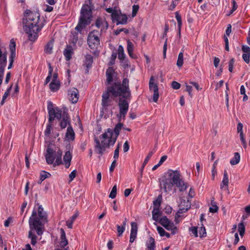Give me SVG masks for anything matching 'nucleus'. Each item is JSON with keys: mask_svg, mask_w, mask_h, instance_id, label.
<instances>
[{"mask_svg": "<svg viewBox=\"0 0 250 250\" xmlns=\"http://www.w3.org/2000/svg\"><path fill=\"white\" fill-rule=\"evenodd\" d=\"M118 59L121 61L125 58L124 48L122 45H119L118 49Z\"/></svg>", "mask_w": 250, "mask_h": 250, "instance_id": "obj_35", "label": "nucleus"}, {"mask_svg": "<svg viewBox=\"0 0 250 250\" xmlns=\"http://www.w3.org/2000/svg\"><path fill=\"white\" fill-rule=\"evenodd\" d=\"M175 18L177 21L179 31V32H180L182 22L181 16L179 14V12L177 11L175 12Z\"/></svg>", "mask_w": 250, "mask_h": 250, "instance_id": "obj_40", "label": "nucleus"}, {"mask_svg": "<svg viewBox=\"0 0 250 250\" xmlns=\"http://www.w3.org/2000/svg\"><path fill=\"white\" fill-rule=\"evenodd\" d=\"M47 109L49 116V122L52 123L55 118L59 120L62 118L63 112L62 109L58 107L53 108L51 102H48Z\"/></svg>", "mask_w": 250, "mask_h": 250, "instance_id": "obj_8", "label": "nucleus"}, {"mask_svg": "<svg viewBox=\"0 0 250 250\" xmlns=\"http://www.w3.org/2000/svg\"><path fill=\"white\" fill-rule=\"evenodd\" d=\"M63 159L65 167L66 168H69L72 159V155L69 151H67L65 152Z\"/></svg>", "mask_w": 250, "mask_h": 250, "instance_id": "obj_20", "label": "nucleus"}, {"mask_svg": "<svg viewBox=\"0 0 250 250\" xmlns=\"http://www.w3.org/2000/svg\"><path fill=\"white\" fill-rule=\"evenodd\" d=\"M121 65L124 67V68H127L129 65V62L127 60L125 59H122L120 61Z\"/></svg>", "mask_w": 250, "mask_h": 250, "instance_id": "obj_56", "label": "nucleus"}, {"mask_svg": "<svg viewBox=\"0 0 250 250\" xmlns=\"http://www.w3.org/2000/svg\"><path fill=\"white\" fill-rule=\"evenodd\" d=\"M186 90L188 92L189 95L192 97V94L191 93V91L192 90V87L191 85H189L186 84Z\"/></svg>", "mask_w": 250, "mask_h": 250, "instance_id": "obj_62", "label": "nucleus"}, {"mask_svg": "<svg viewBox=\"0 0 250 250\" xmlns=\"http://www.w3.org/2000/svg\"><path fill=\"white\" fill-rule=\"evenodd\" d=\"M96 26L100 29L101 32H105L108 28V23L105 19H103L101 18H98L97 19L95 22Z\"/></svg>", "mask_w": 250, "mask_h": 250, "instance_id": "obj_14", "label": "nucleus"}, {"mask_svg": "<svg viewBox=\"0 0 250 250\" xmlns=\"http://www.w3.org/2000/svg\"><path fill=\"white\" fill-rule=\"evenodd\" d=\"M73 54V48L70 45H67L66 48L63 51V55L66 61H69L72 58V55Z\"/></svg>", "mask_w": 250, "mask_h": 250, "instance_id": "obj_21", "label": "nucleus"}, {"mask_svg": "<svg viewBox=\"0 0 250 250\" xmlns=\"http://www.w3.org/2000/svg\"><path fill=\"white\" fill-rule=\"evenodd\" d=\"M191 206V203L187 200L181 199L180 203L179 204V210L176 214L178 217H179L178 214L183 213L186 212Z\"/></svg>", "mask_w": 250, "mask_h": 250, "instance_id": "obj_12", "label": "nucleus"}, {"mask_svg": "<svg viewBox=\"0 0 250 250\" xmlns=\"http://www.w3.org/2000/svg\"><path fill=\"white\" fill-rule=\"evenodd\" d=\"M120 148V144H119L114 152L113 158H114V160H117L119 158Z\"/></svg>", "mask_w": 250, "mask_h": 250, "instance_id": "obj_46", "label": "nucleus"}, {"mask_svg": "<svg viewBox=\"0 0 250 250\" xmlns=\"http://www.w3.org/2000/svg\"><path fill=\"white\" fill-rule=\"evenodd\" d=\"M68 95L69 100L72 103H76L79 99V94L78 90L74 87H72L68 90Z\"/></svg>", "mask_w": 250, "mask_h": 250, "instance_id": "obj_15", "label": "nucleus"}, {"mask_svg": "<svg viewBox=\"0 0 250 250\" xmlns=\"http://www.w3.org/2000/svg\"><path fill=\"white\" fill-rule=\"evenodd\" d=\"M51 123L47 125L46 128L44 131V134L46 136H49L51 134Z\"/></svg>", "mask_w": 250, "mask_h": 250, "instance_id": "obj_48", "label": "nucleus"}, {"mask_svg": "<svg viewBox=\"0 0 250 250\" xmlns=\"http://www.w3.org/2000/svg\"><path fill=\"white\" fill-rule=\"evenodd\" d=\"M153 153L154 152L153 151H150L148 153L147 156L146 157V158H145V160L144 161V163L143 164V166H142V168H141V175L142 174L143 170V169H144V167L146 165V164L148 163V162L150 158L152 156Z\"/></svg>", "mask_w": 250, "mask_h": 250, "instance_id": "obj_38", "label": "nucleus"}, {"mask_svg": "<svg viewBox=\"0 0 250 250\" xmlns=\"http://www.w3.org/2000/svg\"><path fill=\"white\" fill-rule=\"evenodd\" d=\"M48 65H49V72H48V75L45 79V84L50 82L51 78L52 77V72H53V68L51 66L50 63H49Z\"/></svg>", "mask_w": 250, "mask_h": 250, "instance_id": "obj_42", "label": "nucleus"}, {"mask_svg": "<svg viewBox=\"0 0 250 250\" xmlns=\"http://www.w3.org/2000/svg\"><path fill=\"white\" fill-rule=\"evenodd\" d=\"M157 230L161 236L163 237L165 236V233L166 231L163 228L158 226L157 227Z\"/></svg>", "mask_w": 250, "mask_h": 250, "instance_id": "obj_57", "label": "nucleus"}, {"mask_svg": "<svg viewBox=\"0 0 250 250\" xmlns=\"http://www.w3.org/2000/svg\"><path fill=\"white\" fill-rule=\"evenodd\" d=\"M70 118L67 112L64 110L62 114V118L60 122V126L62 128H65L67 125H69Z\"/></svg>", "mask_w": 250, "mask_h": 250, "instance_id": "obj_18", "label": "nucleus"}, {"mask_svg": "<svg viewBox=\"0 0 250 250\" xmlns=\"http://www.w3.org/2000/svg\"><path fill=\"white\" fill-rule=\"evenodd\" d=\"M78 214L76 213L66 221V226L68 228L71 229L72 228L73 222L78 217Z\"/></svg>", "mask_w": 250, "mask_h": 250, "instance_id": "obj_32", "label": "nucleus"}, {"mask_svg": "<svg viewBox=\"0 0 250 250\" xmlns=\"http://www.w3.org/2000/svg\"><path fill=\"white\" fill-rule=\"evenodd\" d=\"M62 151L58 149L57 151L48 147L45 155L46 163L48 165L53 164L54 166H59L62 164Z\"/></svg>", "mask_w": 250, "mask_h": 250, "instance_id": "obj_7", "label": "nucleus"}, {"mask_svg": "<svg viewBox=\"0 0 250 250\" xmlns=\"http://www.w3.org/2000/svg\"><path fill=\"white\" fill-rule=\"evenodd\" d=\"M242 58L244 61L247 63H249L250 62V53H246V54H243L242 55Z\"/></svg>", "mask_w": 250, "mask_h": 250, "instance_id": "obj_53", "label": "nucleus"}, {"mask_svg": "<svg viewBox=\"0 0 250 250\" xmlns=\"http://www.w3.org/2000/svg\"><path fill=\"white\" fill-rule=\"evenodd\" d=\"M117 194V187L116 185L114 186L112 188V190L110 193L109 197L111 199H114Z\"/></svg>", "mask_w": 250, "mask_h": 250, "instance_id": "obj_44", "label": "nucleus"}, {"mask_svg": "<svg viewBox=\"0 0 250 250\" xmlns=\"http://www.w3.org/2000/svg\"><path fill=\"white\" fill-rule=\"evenodd\" d=\"M155 240L152 237L149 238V243L147 244V247L148 250H154Z\"/></svg>", "mask_w": 250, "mask_h": 250, "instance_id": "obj_36", "label": "nucleus"}, {"mask_svg": "<svg viewBox=\"0 0 250 250\" xmlns=\"http://www.w3.org/2000/svg\"><path fill=\"white\" fill-rule=\"evenodd\" d=\"M199 234L200 237H203L206 236V229L204 227H201L199 230Z\"/></svg>", "mask_w": 250, "mask_h": 250, "instance_id": "obj_54", "label": "nucleus"}, {"mask_svg": "<svg viewBox=\"0 0 250 250\" xmlns=\"http://www.w3.org/2000/svg\"><path fill=\"white\" fill-rule=\"evenodd\" d=\"M47 222V215L44 211L43 208L41 205L38 207V213L34 209L32 211L31 216L29 219V224L30 230L29 231L28 237L31 239V244L35 245L37 243V236L33 232V230H36L39 235L43 233V229L44 224Z\"/></svg>", "mask_w": 250, "mask_h": 250, "instance_id": "obj_2", "label": "nucleus"}, {"mask_svg": "<svg viewBox=\"0 0 250 250\" xmlns=\"http://www.w3.org/2000/svg\"><path fill=\"white\" fill-rule=\"evenodd\" d=\"M160 188L165 192L172 189L174 185L178 187L181 191L186 190L187 184L182 179L180 172L178 170L169 169L159 179Z\"/></svg>", "mask_w": 250, "mask_h": 250, "instance_id": "obj_4", "label": "nucleus"}, {"mask_svg": "<svg viewBox=\"0 0 250 250\" xmlns=\"http://www.w3.org/2000/svg\"><path fill=\"white\" fill-rule=\"evenodd\" d=\"M234 62V59L232 58L229 62V70L230 72H232Z\"/></svg>", "mask_w": 250, "mask_h": 250, "instance_id": "obj_49", "label": "nucleus"}, {"mask_svg": "<svg viewBox=\"0 0 250 250\" xmlns=\"http://www.w3.org/2000/svg\"><path fill=\"white\" fill-rule=\"evenodd\" d=\"M189 231L194 235L195 237H198L197 227H192L189 229Z\"/></svg>", "mask_w": 250, "mask_h": 250, "instance_id": "obj_50", "label": "nucleus"}, {"mask_svg": "<svg viewBox=\"0 0 250 250\" xmlns=\"http://www.w3.org/2000/svg\"><path fill=\"white\" fill-rule=\"evenodd\" d=\"M107 88L114 97L123 98L129 100L131 99V94L129 86V80L127 78L123 80L122 83L115 82Z\"/></svg>", "mask_w": 250, "mask_h": 250, "instance_id": "obj_5", "label": "nucleus"}, {"mask_svg": "<svg viewBox=\"0 0 250 250\" xmlns=\"http://www.w3.org/2000/svg\"><path fill=\"white\" fill-rule=\"evenodd\" d=\"M161 216L160 209L153 208L152 211V218L153 220L157 221L159 217Z\"/></svg>", "mask_w": 250, "mask_h": 250, "instance_id": "obj_37", "label": "nucleus"}, {"mask_svg": "<svg viewBox=\"0 0 250 250\" xmlns=\"http://www.w3.org/2000/svg\"><path fill=\"white\" fill-rule=\"evenodd\" d=\"M162 201V195H159L156 200H155L153 202V208H157L160 209V207L161 204V202Z\"/></svg>", "mask_w": 250, "mask_h": 250, "instance_id": "obj_31", "label": "nucleus"}, {"mask_svg": "<svg viewBox=\"0 0 250 250\" xmlns=\"http://www.w3.org/2000/svg\"><path fill=\"white\" fill-rule=\"evenodd\" d=\"M172 87L174 89H179L180 88L181 84L176 81H173L171 83Z\"/></svg>", "mask_w": 250, "mask_h": 250, "instance_id": "obj_59", "label": "nucleus"}, {"mask_svg": "<svg viewBox=\"0 0 250 250\" xmlns=\"http://www.w3.org/2000/svg\"><path fill=\"white\" fill-rule=\"evenodd\" d=\"M159 222L163 227H165L170 223L171 221L167 218V216H163L160 219Z\"/></svg>", "mask_w": 250, "mask_h": 250, "instance_id": "obj_41", "label": "nucleus"}, {"mask_svg": "<svg viewBox=\"0 0 250 250\" xmlns=\"http://www.w3.org/2000/svg\"><path fill=\"white\" fill-rule=\"evenodd\" d=\"M240 160V155L238 152L234 153V157L230 161V164L233 166L238 164Z\"/></svg>", "mask_w": 250, "mask_h": 250, "instance_id": "obj_30", "label": "nucleus"}, {"mask_svg": "<svg viewBox=\"0 0 250 250\" xmlns=\"http://www.w3.org/2000/svg\"><path fill=\"white\" fill-rule=\"evenodd\" d=\"M49 88L51 91L53 92H56L58 91L60 88V82L52 81L49 84Z\"/></svg>", "mask_w": 250, "mask_h": 250, "instance_id": "obj_26", "label": "nucleus"}, {"mask_svg": "<svg viewBox=\"0 0 250 250\" xmlns=\"http://www.w3.org/2000/svg\"><path fill=\"white\" fill-rule=\"evenodd\" d=\"M238 231L241 237H243L245 232V227L243 222H241L238 224Z\"/></svg>", "mask_w": 250, "mask_h": 250, "instance_id": "obj_39", "label": "nucleus"}, {"mask_svg": "<svg viewBox=\"0 0 250 250\" xmlns=\"http://www.w3.org/2000/svg\"><path fill=\"white\" fill-rule=\"evenodd\" d=\"M9 48L10 51V56L9 57V61H14L16 57V42L13 39L11 40L9 44Z\"/></svg>", "mask_w": 250, "mask_h": 250, "instance_id": "obj_19", "label": "nucleus"}, {"mask_svg": "<svg viewBox=\"0 0 250 250\" xmlns=\"http://www.w3.org/2000/svg\"><path fill=\"white\" fill-rule=\"evenodd\" d=\"M109 93L110 92L107 88V90L104 92L102 95V105L104 109L111 105L112 101L110 99Z\"/></svg>", "mask_w": 250, "mask_h": 250, "instance_id": "obj_16", "label": "nucleus"}, {"mask_svg": "<svg viewBox=\"0 0 250 250\" xmlns=\"http://www.w3.org/2000/svg\"><path fill=\"white\" fill-rule=\"evenodd\" d=\"M85 62L84 65L87 68V72L88 71V69L90 68L92 65L93 60V57L92 55L90 54H87L85 57Z\"/></svg>", "mask_w": 250, "mask_h": 250, "instance_id": "obj_23", "label": "nucleus"}, {"mask_svg": "<svg viewBox=\"0 0 250 250\" xmlns=\"http://www.w3.org/2000/svg\"><path fill=\"white\" fill-rule=\"evenodd\" d=\"M51 176V174L45 171H42L40 174V180L41 182L44 180L46 178H48Z\"/></svg>", "mask_w": 250, "mask_h": 250, "instance_id": "obj_43", "label": "nucleus"}, {"mask_svg": "<svg viewBox=\"0 0 250 250\" xmlns=\"http://www.w3.org/2000/svg\"><path fill=\"white\" fill-rule=\"evenodd\" d=\"M149 87L150 90L153 91V102L155 103L157 102L159 97L158 87L157 84L154 83V79L153 76H152L150 79Z\"/></svg>", "mask_w": 250, "mask_h": 250, "instance_id": "obj_11", "label": "nucleus"}, {"mask_svg": "<svg viewBox=\"0 0 250 250\" xmlns=\"http://www.w3.org/2000/svg\"><path fill=\"white\" fill-rule=\"evenodd\" d=\"M124 31L125 34H128L129 31L128 30L125 28H121V29H117L115 31V34L117 35H119L121 32H123Z\"/></svg>", "mask_w": 250, "mask_h": 250, "instance_id": "obj_58", "label": "nucleus"}, {"mask_svg": "<svg viewBox=\"0 0 250 250\" xmlns=\"http://www.w3.org/2000/svg\"><path fill=\"white\" fill-rule=\"evenodd\" d=\"M76 173H77V171L76 170H73L70 173V174L69 175V180L68 181L69 183H70L71 181H72L73 180L74 178L76 177Z\"/></svg>", "mask_w": 250, "mask_h": 250, "instance_id": "obj_52", "label": "nucleus"}, {"mask_svg": "<svg viewBox=\"0 0 250 250\" xmlns=\"http://www.w3.org/2000/svg\"><path fill=\"white\" fill-rule=\"evenodd\" d=\"M129 99L120 98L118 102L119 107V113L121 116L125 117L129 108V102L127 101Z\"/></svg>", "mask_w": 250, "mask_h": 250, "instance_id": "obj_10", "label": "nucleus"}, {"mask_svg": "<svg viewBox=\"0 0 250 250\" xmlns=\"http://www.w3.org/2000/svg\"><path fill=\"white\" fill-rule=\"evenodd\" d=\"M131 225V229L130 235L129 242L130 243H133L136 238L138 227L137 224L135 222H132Z\"/></svg>", "mask_w": 250, "mask_h": 250, "instance_id": "obj_17", "label": "nucleus"}, {"mask_svg": "<svg viewBox=\"0 0 250 250\" xmlns=\"http://www.w3.org/2000/svg\"><path fill=\"white\" fill-rule=\"evenodd\" d=\"M114 70L112 67H109L106 72V81L108 84H110L113 81V75Z\"/></svg>", "mask_w": 250, "mask_h": 250, "instance_id": "obj_25", "label": "nucleus"}, {"mask_svg": "<svg viewBox=\"0 0 250 250\" xmlns=\"http://www.w3.org/2000/svg\"><path fill=\"white\" fill-rule=\"evenodd\" d=\"M99 32L93 30L89 33L87 38V43L91 49L97 48L100 44V39L98 37Z\"/></svg>", "mask_w": 250, "mask_h": 250, "instance_id": "obj_9", "label": "nucleus"}, {"mask_svg": "<svg viewBox=\"0 0 250 250\" xmlns=\"http://www.w3.org/2000/svg\"><path fill=\"white\" fill-rule=\"evenodd\" d=\"M123 125L122 123H119L115 125L113 130L111 128H107L99 137L95 136L94 138L95 152L102 156L106 148H109L110 146H113L117 140Z\"/></svg>", "mask_w": 250, "mask_h": 250, "instance_id": "obj_1", "label": "nucleus"}, {"mask_svg": "<svg viewBox=\"0 0 250 250\" xmlns=\"http://www.w3.org/2000/svg\"><path fill=\"white\" fill-rule=\"evenodd\" d=\"M129 148V144L128 142L126 141L124 144V152H126L128 151Z\"/></svg>", "mask_w": 250, "mask_h": 250, "instance_id": "obj_63", "label": "nucleus"}, {"mask_svg": "<svg viewBox=\"0 0 250 250\" xmlns=\"http://www.w3.org/2000/svg\"><path fill=\"white\" fill-rule=\"evenodd\" d=\"M117 231L118 233V236H120L122 235L123 232H124L125 229L122 226H120L119 225H117Z\"/></svg>", "mask_w": 250, "mask_h": 250, "instance_id": "obj_55", "label": "nucleus"}, {"mask_svg": "<svg viewBox=\"0 0 250 250\" xmlns=\"http://www.w3.org/2000/svg\"><path fill=\"white\" fill-rule=\"evenodd\" d=\"M243 125L242 123H239L237 124V132L238 133H239L240 134H243Z\"/></svg>", "mask_w": 250, "mask_h": 250, "instance_id": "obj_60", "label": "nucleus"}, {"mask_svg": "<svg viewBox=\"0 0 250 250\" xmlns=\"http://www.w3.org/2000/svg\"><path fill=\"white\" fill-rule=\"evenodd\" d=\"M66 138L68 140H74L75 138V133L72 127L71 126H68L67 128L66 133Z\"/></svg>", "mask_w": 250, "mask_h": 250, "instance_id": "obj_24", "label": "nucleus"}, {"mask_svg": "<svg viewBox=\"0 0 250 250\" xmlns=\"http://www.w3.org/2000/svg\"><path fill=\"white\" fill-rule=\"evenodd\" d=\"M164 227L167 230H171V233L172 234H176L178 231L177 228L175 226L173 223H172L171 222Z\"/></svg>", "mask_w": 250, "mask_h": 250, "instance_id": "obj_29", "label": "nucleus"}, {"mask_svg": "<svg viewBox=\"0 0 250 250\" xmlns=\"http://www.w3.org/2000/svg\"><path fill=\"white\" fill-rule=\"evenodd\" d=\"M23 28L28 34L29 40L34 42L38 37V33L41 30L43 25L40 22V14L37 12L26 10L24 13Z\"/></svg>", "mask_w": 250, "mask_h": 250, "instance_id": "obj_3", "label": "nucleus"}, {"mask_svg": "<svg viewBox=\"0 0 250 250\" xmlns=\"http://www.w3.org/2000/svg\"><path fill=\"white\" fill-rule=\"evenodd\" d=\"M53 40L49 41L44 47V52L46 54H51L52 53V49L53 47Z\"/></svg>", "mask_w": 250, "mask_h": 250, "instance_id": "obj_27", "label": "nucleus"}, {"mask_svg": "<svg viewBox=\"0 0 250 250\" xmlns=\"http://www.w3.org/2000/svg\"><path fill=\"white\" fill-rule=\"evenodd\" d=\"M213 200L211 201V207L209 208V210L210 212L215 213L217 212L218 210V207L216 205L215 202L214 201V198H212Z\"/></svg>", "mask_w": 250, "mask_h": 250, "instance_id": "obj_34", "label": "nucleus"}, {"mask_svg": "<svg viewBox=\"0 0 250 250\" xmlns=\"http://www.w3.org/2000/svg\"><path fill=\"white\" fill-rule=\"evenodd\" d=\"M139 8V6L138 5H134L132 6V16L133 17H135L138 11Z\"/></svg>", "mask_w": 250, "mask_h": 250, "instance_id": "obj_51", "label": "nucleus"}, {"mask_svg": "<svg viewBox=\"0 0 250 250\" xmlns=\"http://www.w3.org/2000/svg\"><path fill=\"white\" fill-rule=\"evenodd\" d=\"M184 60V51L182 50L178 55V59L177 61V65L178 67H181L183 64Z\"/></svg>", "mask_w": 250, "mask_h": 250, "instance_id": "obj_33", "label": "nucleus"}, {"mask_svg": "<svg viewBox=\"0 0 250 250\" xmlns=\"http://www.w3.org/2000/svg\"><path fill=\"white\" fill-rule=\"evenodd\" d=\"M116 161H117L116 160H114V161L112 162V163L110 166V168H109L110 172H112L113 171L114 168L116 166V165H117Z\"/></svg>", "mask_w": 250, "mask_h": 250, "instance_id": "obj_64", "label": "nucleus"}, {"mask_svg": "<svg viewBox=\"0 0 250 250\" xmlns=\"http://www.w3.org/2000/svg\"><path fill=\"white\" fill-rule=\"evenodd\" d=\"M228 185H229L228 175L227 171L225 170L224 172L223 180L222 181V182H221V184L220 185V188H222L224 186L227 187L228 188Z\"/></svg>", "mask_w": 250, "mask_h": 250, "instance_id": "obj_28", "label": "nucleus"}, {"mask_svg": "<svg viewBox=\"0 0 250 250\" xmlns=\"http://www.w3.org/2000/svg\"><path fill=\"white\" fill-rule=\"evenodd\" d=\"M127 50L128 53H130L131 51H133V44L129 40L127 41Z\"/></svg>", "mask_w": 250, "mask_h": 250, "instance_id": "obj_47", "label": "nucleus"}, {"mask_svg": "<svg viewBox=\"0 0 250 250\" xmlns=\"http://www.w3.org/2000/svg\"><path fill=\"white\" fill-rule=\"evenodd\" d=\"M11 88H12V85L5 92L4 95L2 96V99H3V100H5L7 98V97L9 95V93L11 91Z\"/></svg>", "mask_w": 250, "mask_h": 250, "instance_id": "obj_61", "label": "nucleus"}, {"mask_svg": "<svg viewBox=\"0 0 250 250\" xmlns=\"http://www.w3.org/2000/svg\"><path fill=\"white\" fill-rule=\"evenodd\" d=\"M61 237H60V245L61 247L64 248L68 244L67 240L66 238L65 233L64 230L62 229H61Z\"/></svg>", "mask_w": 250, "mask_h": 250, "instance_id": "obj_22", "label": "nucleus"}, {"mask_svg": "<svg viewBox=\"0 0 250 250\" xmlns=\"http://www.w3.org/2000/svg\"><path fill=\"white\" fill-rule=\"evenodd\" d=\"M71 40L72 43L75 44L78 40V33L77 32L72 33Z\"/></svg>", "mask_w": 250, "mask_h": 250, "instance_id": "obj_45", "label": "nucleus"}, {"mask_svg": "<svg viewBox=\"0 0 250 250\" xmlns=\"http://www.w3.org/2000/svg\"><path fill=\"white\" fill-rule=\"evenodd\" d=\"M127 17L125 14L115 13L113 14V21H116V24H125L127 22Z\"/></svg>", "mask_w": 250, "mask_h": 250, "instance_id": "obj_13", "label": "nucleus"}, {"mask_svg": "<svg viewBox=\"0 0 250 250\" xmlns=\"http://www.w3.org/2000/svg\"><path fill=\"white\" fill-rule=\"evenodd\" d=\"M91 10L88 4H84L81 10V15L78 23L75 27V30L80 33L91 22Z\"/></svg>", "mask_w": 250, "mask_h": 250, "instance_id": "obj_6", "label": "nucleus"}]
</instances>
